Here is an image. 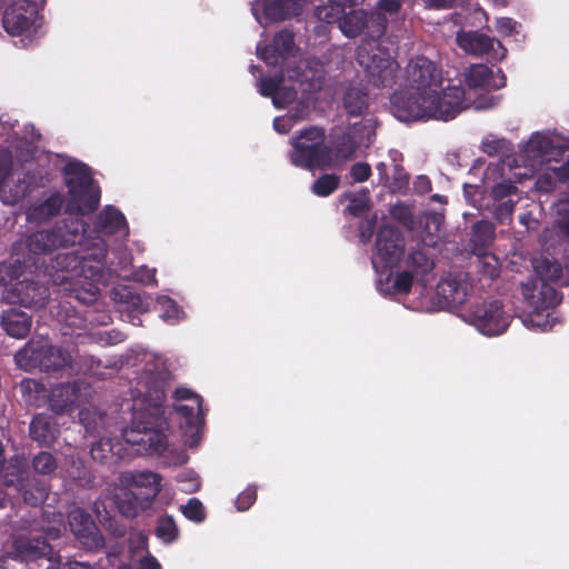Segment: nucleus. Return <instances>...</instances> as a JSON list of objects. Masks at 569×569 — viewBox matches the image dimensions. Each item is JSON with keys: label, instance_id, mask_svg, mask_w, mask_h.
I'll use <instances>...</instances> for the list:
<instances>
[{"label": "nucleus", "instance_id": "obj_1", "mask_svg": "<svg viewBox=\"0 0 569 569\" xmlns=\"http://www.w3.org/2000/svg\"><path fill=\"white\" fill-rule=\"evenodd\" d=\"M87 228L88 224L81 218H67L50 229L22 234L12 244V252L26 260L51 254L57 249L81 244Z\"/></svg>", "mask_w": 569, "mask_h": 569}, {"label": "nucleus", "instance_id": "obj_2", "mask_svg": "<svg viewBox=\"0 0 569 569\" xmlns=\"http://www.w3.org/2000/svg\"><path fill=\"white\" fill-rule=\"evenodd\" d=\"M14 361L24 371L39 369L47 373L61 372L72 367L70 352L62 347L52 345L50 339L43 336L31 338L23 348L16 352Z\"/></svg>", "mask_w": 569, "mask_h": 569}, {"label": "nucleus", "instance_id": "obj_3", "mask_svg": "<svg viewBox=\"0 0 569 569\" xmlns=\"http://www.w3.org/2000/svg\"><path fill=\"white\" fill-rule=\"evenodd\" d=\"M62 174L70 196L68 210L81 216L93 212L100 203V188L94 183L91 169L82 162H68Z\"/></svg>", "mask_w": 569, "mask_h": 569}, {"label": "nucleus", "instance_id": "obj_4", "mask_svg": "<svg viewBox=\"0 0 569 569\" xmlns=\"http://www.w3.org/2000/svg\"><path fill=\"white\" fill-rule=\"evenodd\" d=\"M290 162L305 170H327L329 151L326 143V130L322 127L310 126L299 130L290 139Z\"/></svg>", "mask_w": 569, "mask_h": 569}, {"label": "nucleus", "instance_id": "obj_5", "mask_svg": "<svg viewBox=\"0 0 569 569\" xmlns=\"http://www.w3.org/2000/svg\"><path fill=\"white\" fill-rule=\"evenodd\" d=\"M167 382L163 379L152 380L147 390L143 393L144 402L150 409V419L141 421L142 413H136L133 423L139 432L143 433V437L139 441L148 443L149 449L156 453L163 455L169 449L167 436L159 431H152L157 421L164 413L163 403L167 399L166 391Z\"/></svg>", "mask_w": 569, "mask_h": 569}, {"label": "nucleus", "instance_id": "obj_6", "mask_svg": "<svg viewBox=\"0 0 569 569\" xmlns=\"http://www.w3.org/2000/svg\"><path fill=\"white\" fill-rule=\"evenodd\" d=\"M463 318L485 336L503 333L510 325V316L498 299L477 300L465 309Z\"/></svg>", "mask_w": 569, "mask_h": 569}, {"label": "nucleus", "instance_id": "obj_7", "mask_svg": "<svg viewBox=\"0 0 569 569\" xmlns=\"http://www.w3.org/2000/svg\"><path fill=\"white\" fill-rule=\"evenodd\" d=\"M107 256V249L101 241L93 252L80 253L71 251L58 254L54 259V268L66 271L73 277H83L92 281H100L103 276L102 260Z\"/></svg>", "mask_w": 569, "mask_h": 569}, {"label": "nucleus", "instance_id": "obj_8", "mask_svg": "<svg viewBox=\"0 0 569 569\" xmlns=\"http://www.w3.org/2000/svg\"><path fill=\"white\" fill-rule=\"evenodd\" d=\"M360 129L367 131V141L370 142L371 137L375 136L371 120L355 123L352 127H349L348 130L331 137L330 142L327 143L328 156L330 158L328 169L339 167L356 157V152L363 140L362 138L357 139L356 137V133Z\"/></svg>", "mask_w": 569, "mask_h": 569}, {"label": "nucleus", "instance_id": "obj_9", "mask_svg": "<svg viewBox=\"0 0 569 569\" xmlns=\"http://www.w3.org/2000/svg\"><path fill=\"white\" fill-rule=\"evenodd\" d=\"M3 485L7 488H14L23 501L32 507L42 505L49 493L48 483L31 475L27 468H9L4 473Z\"/></svg>", "mask_w": 569, "mask_h": 569}, {"label": "nucleus", "instance_id": "obj_10", "mask_svg": "<svg viewBox=\"0 0 569 569\" xmlns=\"http://www.w3.org/2000/svg\"><path fill=\"white\" fill-rule=\"evenodd\" d=\"M391 110L393 116L402 122L428 120L430 98L418 90L397 91L391 96Z\"/></svg>", "mask_w": 569, "mask_h": 569}, {"label": "nucleus", "instance_id": "obj_11", "mask_svg": "<svg viewBox=\"0 0 569 569\" xmlns=\"http://www.w3.org/2000/svg\"><path fill=\"white\" fill-rule=\"evenodd\" d=\"M406 76L411 89L427 94L440 90L443 82L442 70L423 56L410 59L406 67Z\"/></svg>", "mask_w": 569, "mask_h": 569}, {"label": "nucleus", "instance_id": "obj_12", "mask_svg": "<svg viewBox=\"0 0 569 569\" xmlns=\"http://www.w3.org/2000/svg\"><path fill=\"white\" fill-rule=\"evenodd\" d=\"M457 43L468 54L486 57L490 62H500L507 56V49L499 40L480 31H459Z\"/></svg>", "mask_w": 569, "mask_h": 569}, {"label": "nucleus", "instance_id": "obj_13", "mask_svg": "<svg viewBox=\"0 0 569 569\" xmlns=\"http://www.w3.org/2000/svg\"><path fill=\"white\" fill-rule=\"evenodd\" d=\"M358 61L365 67L368 81L376 87L391 88L397 82L399 64L382 51L359 53Z\"/></svg>", "mask_w": 569, "mask_h": 569}, {"label": "nucleus", "instance_id": "obj_14", "mask_svg": "<svg viewBox=\"0 0 569 569\" xmlns=\"http://www.w3.org/2000/svg\"><path fill=\"white\" fill-rule=\"evenodd\" d=\"M405 237L399 229L392 226L380 227L376 238L377 257L372 260L373 266L377 267V260L382 268L398 266L405 254Z\"/></svg>", "mask_w": 569, "mask_h": 569}, {"label": "nucleus", "instance_id": "obj_15", "mask_svg": "<svg viewBox=\"0 0 569 569\" xmlns=\"http://www.w3.org/2000/svg\"><path fill=\"white\" fill-rule=\"evenodd\" d=\"M465 94V89L460 86H449L441 93L439 90L430 92V119L448 121L456 118L467 107Z\"/></svg>", "mask_w": 569, "mask_h": 569}, {"label": "nucleus", "instance_id": "obj_16", "mask_svg": "<svg viewBox=\"0 0 569 569\" xmlns=\"http://www.w3.org/2000/svg\"><path fill=\"white\" fill-rule=\"evenodd\" d=\"M16 556L11 558L14 562H22L36 569H44L47 560L58 561L59 556L53 551L52 546L43 538L19 539L14 542Z\"/></svg>", "mask_w": 569, "mask_h": 569}, {"label": "nucleus", "instance_id": "obj_17", "mask_svg": "<svg viewBox=\"0 0 569 569\" xmlns=\"http://www.w3.org/2000/svg\"><path fill=\"white\" fill-rule=\"evenodd\" d=\"M38 13V4L34 1H14L3 11L2 27L10 36H21L33 27Z\"/></svg>", "mask_w": 569, "mask_h": 569}, {"label": "nucleus", "instance_id": "obj_18", "mask_svg": "<svg viewBox=\"0 0 569 569\" xmlns=\"http://www.w3.org/2000/svg\"><path fill=\"white\" fill-rule=\"evenodd\" d=\"M69 525L73 535L89 550H99L104 546V538L92 517L77 509L71 512Z\"/></svg>", "mask_w": 569, "mask_h": 569}, {"label": "nucleus", "instance_id": "obj_19", "mask_svg": "<svg viewBox=\"0 0 569 569\" xmlns=\"http://www.w3.org/2000/svg\"><path fill=\"white\" fill-rule=\"evenodd\" d=\"M64 206V197L61 192H51L44 199L31 203L26 212L27 220L31 223H46L60 214Z\"/></svg>", "mask_w": 569, "mask_h": 569}, {"label": "nucleus", "instance_id": "obj_20", "mask_svg": "<svg viewBox=\"0 0 569 569\" xmlns=\"http://www.w3.org/2000/svg\"><path fill=\"white\" fill-rule=\"evenodd\" d=\"M525 151L528 157L540 159L541 162H550L551 160H557L558 157L563 159L568 152L567 148L556 146L551 138L538 132L530 137L526 143Z\"/></svg>", "mask_w": 569, "mask_h": 569}, {"label": "nucleus", "instance_id": "obj_21", "mask_svg": "<svg viewBox=\"0 0 569 569\" xmlns=\"http://www.w3.org/2000/svg\"><path fill=\"white\" fill-rule=\"evenodd\" d=\"M309 0H261L264 18L269 22H281L303 12Z\"/></svg>", "mask_w": 569, "mask_h": 569}, {"label": "nucleus", "instance_id": "obj_22", "mask_svg": "<svg viewBox=\"0 0 569 569\" xmlns=\"http://www.w3.org/2000/svg\"><path fill=\"white\" fill-rule=\"evenodd\" d=\"M507 79L501 69L495 76L486 64H472L466 72V83L471 89H501Z\"/></svg>", "mask_w": 569, "mask_h": 569}, {"label": "nucleus", "instance_id": "obj_23", "mask_svg": "<svg viewBox=\"0 0 569 569\" xmlns=\"http://www.w3.org/2000/svg\"><path fill=\"white\" fill-rule=\"evenodd\" d=\"M369 91L360 82H350L343 88L341 106L348 117H361L369 108Z\"/></svg>", "mask_w": 569, "mask_h": 569}, {"label": "nucleus", "instance_id": "obj_24", "mask_svg": "<svg viewBox=\"0 0 569 569\" xmlns=\"http://www.w3.org/2000/svg\"><path fill=\"white\" fill-rule=\"evenodd\" d=\"M29 436L41 447H50L59 436L54 419L46 413H37L30 421Z\"/></svg>", "mask_w": 569, "mask_h": 569}, {"label": "nucleus", "instance_id": "obj_25", "mask_svg": "<svg viewBox=\"0 0 569 569\" xmlns=\"http://www.w3.org/2000/svg\"><path fill=\"white\" fill-rule=\"evenodd\" d=\"M0 323L8 336L23 339L30 333L32 318L20 309L10 308L1 313Z\"/></svg>", "mask_w": 569, "mask_h": 569}, {"label": "nucleus", "instance_id": "obj_26", "mask_svg": "<svg viewBox=\"0 0 569 569\" xmlns=\"http://www.w3.org/2000/svg\"><path fill=\"white\" fill-rule=\"evenodd\" d=\"M94 229L99 233L112 236L121 231L129 233L124 214L113 206H107L97 217Z\"/></svg>", "mask_w": 569, "mask_h": 569}, {"label": "nucleus", "instance_id": "obj_27", "mask_svg": "<svg viewBox=\"0 0 569 569\" xmlns=\"http://www.w3.org/2000/svg\"><path fill=\"white\" fill-rule=\"evenodd\" d=\"M373 19L372 14H369L362 9H352L349 12H345L340 19L339 29L348 38H355L361 34L366 29H369V23Z\"/></svg>", "mask_w": 569, "mask_h": 569}, {"label": "nucleus", "instance_id": "obj_28", "mask_svg": "<svg viewBox=\"0 0 569 569\" xmlns=\"http://www.w3.org/2000/svg\"><path fill=\"white\" fill-rule=\"evenodd\" d=\"M77 398L76 388L70 385H59L52 389L49 400L50 409L57 415L72 411Z\"/></svg>", "mask_w": 569, "mask_h": 569}, {"label": "nucleus", "instance_id": "obj_29", "mask_svg": "<svg viewBox=\"0 0 569 569\" xmlns=\"http://www.w3.org/2000/svg\"><path fill=\"white\" fill-rule=\"evenodd\" d=\"M405 266L413 274L425 276L435 268V262L427 256L423 244L418 243L409 250L405 258Z\"/></svg>", "mask_w": 569, "mask_h": 569}, {"label": "nucleus", "instance_id": "obj_30", "mask_svg": "<svg viewBox=\"0 0 569 569\" xmlns=\"http://www.w3.org/2000/svg\"><path fill=\"white\" fill-rule=\"evenodd\" d=\"M130 486L147 489L142 500L144 503L153 502L161 490V476L152 471H139L131 476Z\"/></svg>", "mask_w": 569, "mask_h": 569}, {"label": "nucleus", "instance_id": "obj_31", "mask_svg": "<svg viewBox=\"0 0 569 569\" xmlns=\"http://www.w3.org/2000/svg\"><path fill=\"white\" fill-rule=\"evenodd\" d=\"M359 0H329L325 6H318L315 9V17L323 22H340L346 9L358 3Z\"/></svg>", "mask_w": 569, "mask_h": 569}, {"label": "nucleus", "instance_id": "obj_32", "mask_svg": "<svg viewBox=\"0 0 569 569\" xmlns=\"http://www.w3.org/2000/svg\"><path fill=\"white\" fill-rule=\"evenodd\" d=\"M341 183V179L336 173H323L311 184V192L318 197L326 198L335 193Z\"/></svg>", "mask_w": 569, "mask_h": 569}, {"label": "nucleus", "instance_id": "obj_33", "mask_svg": "<svg viewBox=\"0 0 569 569\" xmlns=\"http://www.w3.org/2000/svg\"><path fill=\"white\" fill-rule=\"evenodd\" d=\"M535 270L546 281L557 282L562 276V266L555 259L542 258L536 260Z\"/></svg>", "mask_w": 569, "mask_h": 569}, {"label": "nucleus", "instance_id": "obj_34", "mask_svg": "<svg viewBox=\"0 0 569 569\" xmlns=\"http://www.w3.org/2000/svg\"><path fill=\"white\" fill-rule=\"evenodd\" d=\"M402 7V1L401 0H379L377 3H376V11H377V14H378V19H379V22H378V28H377V36L380 37L381 34L385 33L386 31V28H387V19L385 18L386 14H397L400 9Z\"/></svg>", "mask_w": 569, "mask_h": 569}, {"label": "nucleus", "instance_id": "obj_35", "mask_svg": "<svg viewBox=\"0 0 569 569\" xmlns=\"http://www.w3.org/2000/svg\"><path fill=\"white\" fill-rule=\"evenodd\" d=\"M113 299L118 302L124 303L128 308L136 311H146L142 297L132 288L124 286L113 291Z\"/></svg>", "mask_w": 569, "mask_h": 569}, {"label": "nucleus", "instance_id": "obj_36", "mask_svg": "<svg viewBox=\"0 0 569 569\" xmlns=\"http://www.w3.org/2000/svg\"><path fill=\"white\" fill-rule=\"evenodd\" d=\"M299 84L302 91L312 92L321 87V77L307 62L300 61Z\"/></svg>", "mask_w": 569, "mask_h": 569}, {"label": "nucleus", "instance_id": "obj_37", "mask_svg": "<svg viewBox=\"0 0 569 569\" xmlns=\"http://www.w3.org/2000/svg\"><path fill=\"white\" fill-rule=\"evenodd\" d=\"M156 535L164 543H171L177 540L179 529L172 516H163L159 518L156 527Z\"/></svg>", "mask_w": 569, "mask_h": 569}, {"label": "nucleus", "instance_id": "obj_38", "mask_svg": "<svg viewBox=\"0 0 569 569\" xmlns=\"http://www.w3.org/2000/svg\"><path fill=\"white\" fill-rule=\"evenodd\" d=\"M495 224L487 220L477 221L472 226V241L475 246H487L495 238Z\"/></svg>", "mask_w": 569, "mask_h": 569}, {"label": "nucleus", "instance_id": "obj_39", "mask_svg": "<svg viewBox=\"0 0 569 569\" xmlns=\"http://www.w3.org/2000/svg\"><path fill=\"white\" fill-rule=\"evenodd\" d=\"M33 470L42 476L52 475L58 468V461L56 457L48 451H40L32 459Z\"/></svg>", "mask_w": 569, "mask_h": 569}, {"label": "nucleus", "instance_id": "obj_40", "mask_svg": "<svg viewBox=\"0 0 569 569\" xmlns=\"http://www.w3.org/2000/svg\"><path fill=\"white\" fill-rule=\"evenodd\" d=\"M174 411L184 419V425L191 428H198L202 423V409L199 411L197 406L177 405Z\"/></svg>", "mask_w": 569, "mask_h": 569}, {"label": "nucleus", "instance_id": "obj_41", "mask_svg": "<svg viewBox=\"0 0 569 569\" xmlns=\"http://www.w3.org/2000/svg\"><path fill=\"white\" fill-rule=\"evenodd\" d=\"M439 292L452 303H462L466 292L461 291L456 280H443L438 284Z\"/></svg>", "mask_w": 569, "mask_h": 569}, {"label": "nucleus", "instance_id": "obj_42", "mask_svg": "<svg viewBox=\"0 0 569 569\" xmlns=\"http://www.w3.org/2000/svg\"><path fill=\"white\" fill-rule=\"evenodd\" d=\"M272 44L274 46L276 50L279 51L284 58L293 50L295 47V36L292 31L288 29L280 30L274 34Z\"/></svg>", "mask_w": 569, "mask_h": 569}, {"label": "nucleus", "instance_id": "obj_43", "mask_svg": "<svg viewBox=\"0 0 569 569\" xmlns=\"http://www.w3.org/2000/svg\"><path fill=\"white\" fill-rule=\"evenodd\" d=\"M282 83L283 77H281L280 73L274 77L261 78L259 81V92L266 98H271L273 103L274 100L279 99L277 94L279 92V87Z\"/></svg>", "mask_w": 569, "mask_h": 569}, {"label": "nucleus", "instance_id": "obj_44", "mask_svg": "<svg viewBox=\"0 0 569 569\" xmlns=\"http://www.w3.org/2000/svg\"><path fill=\"white\" fill-rule=\"evenodd\" d=\"M181 512L187 519L197 523L206 519L203 505L198 498H190L187 505L181 506Z\"/></svg>", "mask_w": 569, "mask_h": 569}, {"label": "nucleus", "instance_id": "obj_45", "mask_svg": "<svg viewBox=\"0 0 569 569\" xmlns=\"http://www.w3.org/2000/svg\"><path fill=\"white\" fill-rule=\"evenodd\" d=\"M128 491H124L121 496L117 497V507L121 515L127 518H134L140 511H143L138 505L134 503Z\"/></svg>", "mask_w": 569, "mask_h": 569}, {"label": "nucleus", "instance_id": "obj_46", "mask_svg": "<svg viewBox=\"0 0 569 569\" xmlns=\"http://www.w3.org/2000/svg\"><path fill=\"white\" fill-rule=\"evenodd\" d=\"M413 284V273L409 270L400 271L396 274L392 283V293L408 295Z\"/></svg>", "mask_w": 569, "mask_h": 569}, {"label": "nucleus", "instance_id": "obj_47", "mask_svg": "<svg viewBox=\"0 0 569 569\" xmlns=\"http://www.w3.org/2000/svg\"><path fill=\"white\" fill-rule=\"evenodd\" d=\"M518 188L511 181H502L492 187L490 196L491 198L498 201H506L507 199H511L512 194H516Z\"/></svg>", "mask_w": 569, "mask_h": 569}, {"label": "nucleus", "instance_id": "obj_48", "mask_svg": "<svg viewBox=\"0 0 569 569\" xmlns=\"http://www.w3.org/2000/svg\"><path fill=\"white\" fill-rule=\"evenodd\" d=\"M516 206V201L512 199H507L506 201H498V204L495 208V219L499 223H506L508 220H511V216L513 213Z\"/></svg>", "mask_w": 569, "mask_h": 569}, {"label": "nucleus", "instance_id": "obj_49", "mask_svg": "<svg viewBox=\"0 0 569 569\" xmlns=\"http://www.w3.org/2000/svg\"><path fill=\"white\" fill-rule=\"evenodd\" d=\"M257 500V488L248 486L236 499V507L239 511L248 510Z\"/></svg>", "mask_w": 569, "mask_h": 569}, {"label": "nucleus", "instance_id": "obj_50", "mask_svg": "<svg viewBox=\"0 0 569 569\" xmlns=\"http://www.w3.org/2000/svg\"><path fill=\"white\" fill-rule=\"evenodd\" d=\"M258 57L263 60L269 66H278L280 60L283 59L281 53L276 50L272 43L266 44L263 47H257Z\"/></svg>", "mask_w": 569, "mask_h": 569}, {"label": "nucleus", "instance_id": "obj_51", "mask_svg": "<svg viewBox=\"0 0 569 569\" xmlns=\"http://www.w3.org/2000/svg\"><path fill=\"white\" fill-rule=\"evenodd\" d=\"M298 91L296 88L290 86H284L283 83L279 87V92L277 97L279 99L274 100L273 104L278 109L284 108L287 104L293 102L297 99Z\"/></svg>", "mask_w": 569, "mask_h": 569}, {"label": "nucleus", "instance_id": "obj_52", "mask_svg": "<svg viewBox=\"0 0 569 569\" xmlns=\"http://www.w3.org/2000/svg\"><path fill=\"white\" fill-rule=\"evenodd\" d=\"M391 213H392V217L397 221H399L405 228H407L409 230H411L413 228V223H415L413 214L407 206H405V204L396 206L391 210Z\"/></svg>", "mask_w": 569, "mask_h": 569}, {"label": "nucleus", "instance_id": "obj_53", "mask_svg": "<svg viewBox=\"0 0 569 569\" xmlns=\"http://www.w3.org/2000/svg\"><path fill=\"white\" fill-rule=\"evenodd\" d=\"M481 272L490 279H496L500 274L498 260L495 256H483L480 258Z\"/></svg>", "mask_w": 569, "mask_h": 569}, {"label": "nucleus", "instance_id": "obj_54", "mask_svg": "<svg viewBox=\"0 0 569 569\" xmlns=\"http://www.w3.org/2000/svg\"><path fill=\"white\" fill-rule=\"evenodd\" d=\"M13 168L12 156L7 150H0V186L3 187L7 179L11 176Z\"/></svg>", "mask_w": 569, "mask_h": 569}, {"label": "nucleus", "instance_id": "obj_55", "mask_svg": "<svg viewBox=\"0 0 569 569\" xmlns=\"http://www.w3.org/2000/svg\"><path fill=\"white\" fill-rule=\"evenodd\" d=\"M349 173L355 182H365L371 176V167L367 162H356L351 166Z\"/></svg>", "mask_w": 569, "mask_h": 569}, {"label": "nucleus", "instance_id": "obj_56", "mask_svg": "<svg viewBox=\"0 0 569 569\" xmlns=\"http://www.w3.org/2000/svg\"><path fill=\"white\" fill-rule=\"evenodd\" d=\"M540 296H541V302L546 308H553V307L558 306L562 299V297L559 295V292L549 286L542 287V289L540 291Z\"/></svg>", "mask_w": 569, "mask_h": 569}, {"label": "nucleus", "instance_id": "obj_57", "mask_svg": "<svg viewBox=\"0 0 569 569\" xmlns=\"http://www.w3.org/2000/svg\"><path fill=\"white\" fill-rule=\"evenodd\" d=\"M506 147L505 139H486L482 141L481 150L489 157L500 154Z\"/></svg>", "mask_w": 569, "mask_h": 569}, {"label": "nucleus", "instance_id": "obj_58", "mask_svg": "<svg viewBox=\"0 0 569 569\" xmlns=\"http://www.w3.org/2000/svg\"><path fill=\"white\" fill-rule=\"evenodd\" d=\"M346 210L353 217H362L369 210V206L367 200L350 196V202Z\"/></svg>", "mask_w": 569, "mask_h": 569}, {"label": "nucleus", "instance_id": "obj_59", "mask_svg": "<svg viewBox=\"0 0 569 569\" xmlns=\"http://www.w3.org/2000/svg\"><path fill=\"white\" fill-rule=\"evenodd\" d=\"M118 569H162L159 561L151 555H148L139 560L138 566L133 567L132 563H121Z\"/></svg>", "mask_w": 569, "mask_h": 569}, {"label": "nucleus", "instance_id": "obj_60", "mask_svg": "<svg viewBox=\"0 0 569 569\" xmlns=\"http://www.w3.org/2000/svg\"><path fill=\"white\" fill-rule=\"evenodd\" d=\"M173 398L177 401L181 400H192L197 406V409L200 411L202 407V398L194 393L191 389L188 388H177L173 393Z\"/></svg>", "mask_w": 569, "mask_h": 569}, {"label": "nucleus", "instance_id": "obj_61", "mask_svg": "<svg viewBox=\"0 0 569 569\" xmlns=\"http://www.w3.org/2000/svg\"><path fill=\"white\" fill-rule=\"evenodd\" d=\"M518 22L512 18L503 17L497 20V31L505 37L517 32Z\"/></svg>", "mask_w": 569, "mask_h": 569}, {"label": "nucleus", "instance_id": "obj_62", "mask_svg": "<svg viewBox=\"0 0 569 569\" xmlns=\"http://www.w3.org/2000/svg\"><path fill=\"white\" fill-rule=\"evenodd\" d=\"M299 72H300V61L293 66L282 67L279 73L281 77H283V82L286 80H288V81L299 84Z\"/></svg>", "mask_w": 569, "mask_h": 569}, {"label": "nucleus", "instance_id": "obj_63", "mask_svg": "<svg viewBox=\"0 0 569 569\" xmlns=\"http://www.w3.org/2000/svg\"><path fill=\"white\" fill-rule=\"evenodd\" d=\"M555 179H557L556 176L552 177L551 173H543L539 176L536 182L537 189L543 192L552 191L556 187Z\"/></svg>", "mask_w": 569, "mask_h": 569}, {"label": "nucleus", "instance_id": "obj_64", "mask_svg": "<svg viewBox=\"0 0 569 569\" xmlns=\"http://www.w3.org/2000/svg\"><path fill=\"white\" fill-rule=\"evenodd\" d=\"M567 153L568 158L559 167L549 168L553 176H556L557 180L561 183L569 181V151Z\"/></svg>", "mask_w": 569, "mask_h": 569}]
</instances>
